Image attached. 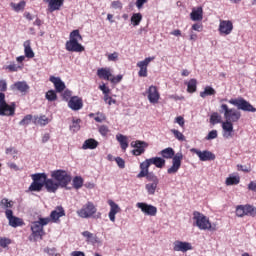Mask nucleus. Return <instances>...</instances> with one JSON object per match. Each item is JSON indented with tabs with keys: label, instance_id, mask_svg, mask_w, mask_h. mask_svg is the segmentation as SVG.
I'll list each match as a JSON object with an SVG mask.
<instances>
[{
	"label": "nucleus",
	"instance_id": "44",
	"mask_svg": "<svg viewBox=\"0 0 256 256\" xmlns=\"http://www.w3.org/2000/svg\"><path fill=\"white\" fill-rule=\"evenodd\" d=\"M31 121H33V115L28 114L19 122V125L21 127H27V125H31Z\"/></svg>",
	"mask_w": 256,
	"mask_h": 256
},
{
	"label": "nucleus",
	"instance_id": "36",
	"mask_svg": "<svg viewBox=\"0 0 256 256\" xmlns=\"http://www.w3.org/2000/svg\"><path fill=\"white\" fill-rule=\"evenodd\" d=\"M218 123H223L221 114L218 112H213L210 115V124L211 125H218Z\"/></svg>",
	"mask_w": 256,
	"mask_h": 256
},
{
	"label": "nucleus",
	"instance_id": "35",
	"mask_svg": "<svg viewBox=\"0 0 256 256\" xmlns=\"http://www.w3.org/2000/svg\"><path fill=\"white\" fill-rule=\"evenodd\" d=\"M241 178L239 176L230 175L226 178L225 184L229 187L231 185H239Z\"/></svg>",
	"mask_w": 256,
	"mask_h": 256
},
{
	"label": "nucleus",
	"instance_id": "3",
	"mask_svg": "<svg viewBox=\"0 0 256 256\" xmlns=\"http://www.w3.org/2000/svg\"><path fill=\"white\" fill-rule=\"evenodd\" d=\"M160 155L163 159H172V166L167 169L168 175H175L181 169V161H183V153L177 152L173 148L168 147L161 150Z\"/></svg>",
	"mask_w": 256,
	"mask_h": 256
},
{
	"label": "nucleus",
	"instance_id": "39",
	"mask_svg": "<svg viewBox=\"0 0 256 256\" xmlns=\"http://www.w3.org/2000/svg\"><path fill=\"white\" fill-rule=\"evenodd\" d=\"M188 93H195L197 91V80L190 79L189 82H186Z\"/></svg>",
	"mask_w": 256,
	"mask_h": 256
},
{
	"label": "nucleus",
	"instance_id": "64",
	"mask_svg": "<svg viewBox=\"0 0 256 256\" xmlns=\"http://www.w3.org/2000/svg\"><path fill=\"white\" fill-rule=\"evenodd\" d=\"M249 216L256 217V207L249 205Z\"/></svg>",
	"mask_w": 256,
	"mask_h": 256
},
{
	"label": "nucleus",
	"instance_id": "56",
	"mask_svg": "<svg viewBox=\"0 0 256 256\" xmlns=\"http://www.w3.org/2000/svg\"><path fill=\"white\" fill-rule=\"evenodd\" d=\"M115 161L120 169H125V160L121 157H116Z\"/></svg>",
	"mask_w": 256,
	"mask_h": 256
},
{
	"label": "nucleus",
	"instance_id": "32",
	"mask_svg": "<svg viewBox=\"0 0 256 256\" xmlns=\"http://www.w3.org/2000/svg\"><path fill=\"white\" fill-rule=\"evenodd\" d=\"M159 182H150L145 185V190L148 195H155Z\"/></svg>",
	"mask_w": 256,
	"mask_h": 256
},
{
	"label": "nucleus",
	"instance_id": "1",
	"mask_svg": "<svg viewBox=\"0 0 256 256\" xmlns=\"http://www.w3.org/2000/svg\"><path fill=\"white\" fill-rule=\"evenodd\" d=\"M219 111L225 119L222 122L223 137L231 139L233 137V123H237L241 119V112L235 108H229L227 104H221Z\"/></svg>",
	"mask_w": 256,
	"mask_h": 256
},
{
	"label": "nucleus",
	"instance_id": "25",
	"mask_svg": "<svg viewBox=\"0 0 256 256\" xmlns=\"http://www.w3.org/2000/svg\"><path fill=\"white\" fill-rule=\"evenodd\" d=\"M97 75H98L99 79L111 81V77H113V71L109 67L99 68L97 70Z\"/></svg>",
	"mask_w": 256,
	"mask_h": 256
},
{
	"label": "nucleus",
	"instance_id": "27",
	"mask_svg": "<svg viewBox=\"0 0 256 256\" xmlns=\"http://www.w3.org/2000/svg\"><path fill=\"white\" fill-rule=\"evenodd\" d=\"M190 19L191 21H203V7L193 8L190 13Z\"/></svg>",
	"mask_w": 256,
	"mask_h": 256
},
{
	"label": "nucleus",
	"instance_id": "26",
	"mask_svg": "<svg viewBox=\"0 0 256 256\" xmlns=\"http://www.w3.org/2000/svg\"><path fill=\"white\" fill-rule=\"evenodd\" d=\"M49 81L53 83L57 93H62V91H65V82L61 81L59 77L51 76Z\"/></svg>",
	"mask_w": 256,
	"mask_h": 256
},
{
	"label": "nucleus",
	"instance_id": "16",
	"mask_svg": "<svg viewBox=\"0 0 256 256\" xmlns=\"http://www.w3.org/2000/svg\"><path fill=\"white\" fill-rule=\"evenodd\" d=\"M131 147H134V150L132 151L133 155L138 157L145 153V149L149 147V144L145 141L136 140L131 142Z\"/></svg>",
	"mask_w": 256,
	"mask_h": 256
},
{
	"label": "nucleus",
	"instance_id": "24",
	"mask_svg": "<svg viewBox=\"0 0 256 256\" xmlns=\"http://www.w3.org/2000/svg\"><path fill=\"white\" fill-rule=\"evenodd\" d=\"M61 217H65V209H63L62 206H58L55 208V210H53L50 213V217H48V218L53 223H57V221H59V219H61Z\"/></svg>",
	"mask_w": 256,
	"mask_h": 256
},
{
	"label": "nucleus",
	"instance_id": "54",
	"mask_svg": "<svg viewBox=\"0 0 256 256\" xmlns=\"http://www.w3.org/2000/svg\"><path fill=\"white\" fill-rule=\"evenodd\" d=\"M110 81L114 83V85H117V83H121V81H123V75L119 74L117 76H111Z\"/></svg>",
	"mask_w": 256,
	"mask_h": 256
},
{
	"label": "nucleus",
	"instance_id": "11",
	"mask_svg": "<svg viewBox=\"0 0 256 256\" xmlns=\"http://www.w3.org/2000/svg\"><path fill=\"white\" fill-rule=\"evenodd\" d=\"M140 169L141 171L137 175L138 179L146 177L147 181H150L151 183H159L157 175L153 172H149V167H146L145 164H140Z\"/></svg>",
	"mask_w": 256,
	"mask_h": 256
},
{
	"label": "nucleus",
	"instance_id": "29",
	"mask_svg": "<svg viewBox=\"0 0 256 256\" xmlns=\"http://www.w3.org/2000/svg\"><path fill=\"white\" fill-rule=\"evenodd\" d=\"M12 89H16L20 93H27L29 91V85L25 81H18L12 85Z\"/></svg>",
	"mask_w": 256,
	"mask_h": 256
},
{
	"label": "nucleus",
	"instance_id": "59",
	"mask_svg": "<svg viewBox=\"0 0 256 256\" xmlns=\"http://www.w3.org/2000/svg\"><path fill=\"white\" fill-rule=\"evenodd\" d=\"M71 95H72L71 90H65L62 94V97L64 101H69V99H71Z\"/></svg>",
	"mask_w": 256,
	"mask_h": 256
},
{
	"label": "nucleus",
	"instance_id": "13",
	"mask_svg": "<svg viewBox=\"0 0 256 256\" xmlns=\"http://www.w3.org/2000/svg\"><path fill=\"white\" fill-rule=\"evenodd\" d=\"M137 209H140L142 213L148 215L149 217H155L157 215V207L147 204L145 202L136 203Z\"/></svg>",
	"mask_w": 256,
	"mask_h": 256
},
{
	"label": "nucleus",
	"instance_id": "53",
	"mask_svg": "<svg viewBox=\"0 0 256 256\" xmlns=\"http://www.w3.org/2000/svg\"><path fill=\"white\" fill-rule=\"evenodd\" d=\"M105 119H107L105 114L100 113V112L96 114V117H94V120L96 121V123H103V121H105Z\"/></svg>",
	"mask_w": 256,
	"mask_h": 256
},
{
	"label": "nucleus",
	"instance_id": "30",
	"mask_svg": "<svg viewBox=\"0 0 256 256\" xmlns=\"http://www.w3.org/2000/svg\"><path fill=\"white\" fill-rule=\"evenodd\" d=\"M23 45L25 57L28 59H33V57H35V52H33V49L31 48V41L26 40Z\"/></svg>",
	"mask_w": 256,
	"mask_h": 256
},
{
	"label": "nucleus",
	"instance_id": "14",
	"mask_svg": "<svg viewBox=\"0 0 256 256\" xmlns=\"http://www.w3.org/2000/svg\"><path fill=\"white\" fill-rule=\"evenodd\" d=\"M190 151L191 153H195V155L199 157L200 161H215L216 159L215 154L209 150L201 151L199 149L192 148Z\"/></svg>",
	"mask_w": 256,
	"mask_h": 256
},
{
	"label": "nucleus",
	"instance_id": "9",
	"mask_svg": "<svg viewBox=\"0 0 256 256\" xmlns=\"http://www.w3.org/2000/svg\"><path fill=\"white\" fill-rule=\"evenodd\" d=\"M194 221H196V226L201 231H215V228L211 225V222L209 221V218H207L205 215L201 214L200 212L195 211L193 213Z\"/></svg>",
	"mask_w": 256,
	"mask_h": 256
},
{
	"label": "nucleus",
	"instance_id": "49",
	"mask_svg": "<svg viewBox=\"0 0 256 256\" xmlns=\"http://www.w3.org/2000/svg\"><path fill=\"white\" fill-rule=\"evenodd\" d=\"M19 151L17 149H15V147H10L6 149V155H11V157H13V159H15V157H17Z\"/></svg>",
	"mask_w": 256,
	"mask_h": 256
},
{
	"label": "nucleus",
	"instance_id": "57",
	"mask_svg": "<svg viewBox=\"0 0 256 256\" xmlns=\"http://www.w3.org/2000/svg\"><path fill=\"white\" fill-rule=\"evenodd\" d=\"M111 7H112V9H123V3H121V1H119V0L113 1L111 3Z\"/></svg>",
	"mask_w": 256,
	"mask_h": 256
},
{
	"label": "nucleus",
	"instance_id": "20",
	"mask_svg": "<svg viewBox=\"0 0 256 256\" xmlns=\"http://www.w3.org/2000/svg\"><path fill=\"white\" fill-rule=\"evenodd\" d=\"M145 165V167H151V165H155L158 169H163L165 167V159L161 157H152L150 159H146L141 163Z\"/></svg>",
	"mask_w": 256,
	"mask_h": 256
},
{
	"label": "nucleus",
	"instance_id": "51",
	"mask_svg": "<svg viewBox=\"0 0 256 256\" xmlns=\"http://www.w3.org/2000/svg\"><path fill=\"white\" fill-rule=\"evenodd\" d=\"M99 133L100 135H102V137H107L109 133V127H107L106 125H101L99 127Z\"/></svg>",
	"mask_w": 256,
	"mask_h": 256
},
{
	"label": "nucleus",
	"instance_id": "12",
	"mask_svg": "<svg viewBox=\"0 0 256 256\" xmlns=\"http://www.w3.org/2000/svg\"><path fill=\"white\" fill-rule=\"evenodd\" d=\"M5 217L8 220V225L14 229H17V227H23L25 225L23 219L13 215V210L5 211Z\"/></svg>",
	"mask_w": 256,
	"mask_h": 256
},
{
	"label": "nucleus",
	"instance_id": "43",
	"mask_svg": "<svg viewBox=\"0 0 256 256\" xmlns=\"http://www.w3.org/2000/svg\"><path fill=\"white\" fill-rule=\"evenodd\" d=\"M81 119H73L72 120V125H70V131H72L73 133H77V131H79L81 129Z\"/></svg>",
	"mask_w": 256,
	"mask_h": 256
},
{
	"label": "nucleus",
	"instance_id": "38",
	"mask_svg": "<svg viewBox=\"0 0 256 256\" xmlns=\"http://www.w3.org/2000/svg\"><path fill=\"white\" fill-rule=\"evenodd\" d=\"M215 93H217V91H215V89H213V87L206 86L204 88V91L200 92V97H202V99H205V97H209L211 95H215Z\"/></svg>",
	"mask_w": 256,
	"mask_h": 256
},
{
	"label": "nucleus",
	"instance_id": "41",
	"mask_svg": "<svg viewBox=\"0 0 256 256\" xmlns=\"http://www.w3.org/2000/svg\"><path fill=\"white\" fill-rule=\"evenodd\" d=\"M142 20H143V15H141V13H134L130 21L133 27H137V25H139Z\"/></svg>",
	"mask_w": 256,
	"mask_h": 256
},
{
	"label": "nucleus",
	"instance_id": "34",
	"mask_svg": "<svg viewBox=\"0 0 256 256\" xmlns=\"http://www.w3.org/2000/svg\"><path fill=\"white\" fill-rule=\"evenodd\" d=\"M34 125H40V127H45V125H49V118H47V116L45 115L40 117H35Z\"/></svg>",
	"mask_w": 256,
	"mask_h": 256
},
{
	"label": "nucleus",
	"instance_id": "40",
	"mask_svg": "<svg viewBox=\"0 0 256 256\" xmlns=\"http://www.w3.org/2000/svg\"><path fill=\"white\" fill-rule=\"evenodd\" d=\"M10 7H12L13 11L19 13V11L25 9V1H20L19 3L11 2Z\"/></svg>",
	"mask_w": 256,
	"mask_h": 256
},
{
	"label": "nucleus",
	"instance_id": "18",
	"mask_svg": "<svg viewBox=\"0 0 256 256\" xmlns=\"http://www.w3.org/2000/svg\"><path fill=\"white\" fill-rule=\"evenodd\" d=\"M218 31L220 35H231L233 32V22L230 20H220Z\"/></svg>",
	"mask_w": 256,
	"mask_h": 256
},
{
	"label": "nucleus",
	"instance_id": "37",
	"mask_svg": "<svg viewBox=\"0 0 256 256\" xmlns=\"http://www.w3.org/2000/svg\"><path fill=\"white\" fill-rule=\"evenodd\" d=\"M0 207L2 209H4L5 211H11L12 207H13V201L7 199V198H3L0 201Z\"/></svg>",
	"mask_w": 256,
	"mask_h": 256
},
{
	"label": "nucleus",
	"instance_id": "48",
	"mask_svg": "<svg viewBox=\"0 0 256 256\" xmlns=\"http://www.w3.org/2000/svg\"><path fill=\"white\" fill-rule=\"evenodd\" d=\"M171 133H173L174 137L178 140V141H185V135H183V133H181L179 130L176 129H172Z\"/></svg>",
	"mask_w": 256,
	"mask_h": 256
},
{
	"label": "nucleus",
	"instance_id": "6",
	"mask_svg": "<svg viewBox=\"0 0 256 256\" xmlns=\"http://www.w3.org/2000/svg\"><path fill=\"white\" fill-rule=\"evenodd\" d=\"M31 178L33 182L29 186V191H41L43 187H45L47 191V182L51 180V178H47V174L45 173H36L32 174Z\"/></svg>",
	"mask_w": 256,
	"mask_h": 256
},
{
	"label": "nucleus",
	"instance_id": "60",
	"mask_svg": "<svg viewBox=\"0 0 256 256\" xmlns=\"http://www.w3.org/2000/svg\"><path fill=\"white\" fill-rule=\"evenodd\" d=\"M192 30L193 31H198V33H201L203 31V24H193L192 25Z\"/></svg>",
	"mask_w": 256,
	"mask_h": 256
},
{
	"label": "nucleus",
	"instance_id": "47",
	"mask_svg": "<svg viewBox=\"0 0 256 256\" xmlns=\"http://www.w3.org/2000/svg\"><path fill=\"white\" fill-rule=\"evenodd\" d=\"M44 253H46L49 256H61V254L57 253V248H55V247H53V248H49V247L44 248Z\"/></svg>",
	"mask_w": 256,
	"mask_h": 256
},
{
	"label": "nucleus",
	"instance_id": "28",
	"mask_svg": "<svg viewBox=\"0 0 256 256\" xmlns=\"http://www.w3.org/2000/svg\"><path fill=\"white\" fill-rule=\"evenodd\" d=\"M82 236L85 237V239L88 243H92L93 245H95V243H101V240H99V237H97V235H95L89 231L82 232Z\"/></svg>",
	"mask_w": 256,
	"mask_h": 256
},
{
	"label": "nucleus",
	"instance_id": "61",
	"mask_svg": "<svg viewBox=\"0 0 256 256\" xmlns=\"http://www.w3.org/2000/svg\"><path fill=\"white\" fill-rule=\"evenodd\" d=\"M236 215H237V217H244L243 205L237 206Z\"/></svg>",
	"mask_w": 256,
	"mask_h": 256
},
{
	"label": "nucleus",
	"instance_id": "31",
	"mask_svg": "<svg viewBox=\"0 0 256 256\" xmlns=\"http://www.w3.org/2000/svg\"><path fill=\"white\" fill-rule=\"evenodd\" d=\"M99 146V142H97V140L90 138L87 139L83 145H82V149L87 150V149H97V147Z\"/></svg>",
	"mask_w": 256,
	"mask_h": 256
},
{
	"label": "nucleus",
	"instance_id": "8",
	"mask_svg": "<svg viewBox=\"0 0 256 256\" xmlns=\"http://www.w3.org/2000/svg\"><path fill=\"white\" fill-rule=\"evenodd\" d=\"M17 105L12 102L10 105L5 101V94L0 92V117H13Z\"/></svg>",
	"mask_w": 256,
	"mask_h": 256
},
{
	"label": "nucleus",
	"instance_id": "2",
	"mask_svg": "<svg viewBox=\"0 0 256 256\" xmlns=\"http://www.w3.org/2000/svg\"><path fill=\"white\" fill-rule=\"evenodd\" d=\"M51 177L46 184L48 193H57L59 187L67 188V185L73 180L71 174L65 170H54L51 172Z\"/></svg>",
	"mask_w": 256,
	"mask_h": 256
},
{
	"label": "nucleus",
	"instance_id": "15",
	"mask_svg": "<svg viewBox=\"0 0 256 256\" xmlns=\"http://www.w3.org/2000/svg\"><path fill=\"white\" fill-rule=\"evenodd\" d=\"M173 251L187 253V251H193V244L181 240L173 242Z\"/></svg>",
	"mask_w": 256,
	"mask_h": 256
},
{
	"label": "nucleus",
	"instance_id": "17",
	"mask_svg": "<svg viewBox=\"0 0 256 256\" xmlns=\"http://www.w3.org/2000/svg\"><path fill=\"white\" fill-rule=\"evenodd\" d=\"M149 103L152 105H157L159 103V99H161V94H159V90H157V86L151 85L146 91Z\"/></svg>",
	"mask_w": 256,
	"mask_h": 256
},
{
	"label": "nucleus",
	"instance_id": "19",
	"mask_svg": "<svg viewBox=\"0 0 256 256\" xmlns=\"http://www.w3.org/2000/svg\"><path fill=\"white\" fill-rule=\"evenodd\" d=\"M107 203L110 207L108 213L109 220L111 223H115L117 213H121V207H119V204L115 203L113 200H108Z\"/></svg>",
	"mask_w": 256,
	"mask_h": 256
},
{
	"label": "nucleus",
	"instance_id": "10",
	"mask_svg": "<svg viewBox=\"0 0 256 256\" xmlns=\"http://www.w3.org/2000/svg\"><path fill=\"white\" fill-rule=\"evenodd\" d=\"M97 213V208L93 202H87L85 205L82 206L80 210L77 211L78 217L81 219H89L93 217Z\"/></svg>",
	"mask_w": 256,
	"mask_h": 256
},
{
	"label": "nucleus",
	"instance_id": "21",
	"mask_svg": "<svg viewBox=\"0 0 256 256\" xmlns=\"http://www.w3.org/2000/svg\"><path fill=\"white\" fill-rule=\"evenodd\" d=\"M155 57H147L143 61L137 63V67H139L138 75L139 77H147V67L151 61H154Z\"/></svg>",
	"mask_w": 256,
	"mask_h": 256
},
{
	"label": "nucleus",
	"instance_id": "22",
	"mask_svg": "<svg viewBox=\"0 0 256 256\" xmlns=\"http://www.w3.org/2000/svg\"><path fill=\"white\" fill-rule=\"evenodd\" d=\"M45 3H48V12L55 13V11H61L65 0H43Z\"/></svg>",
	"mask_w": 256,
	"mask_h": 256
},
{
	"label": "nucleus",
	"instance_id": "42",
	"mask_svg": "<svg viewBox=\"0 0 256 256\" xmlns=\"http://www.w3.org/2000/svg\"><path fill=\"white\" fill-rule=\"evenodd\" d=\"M74 189H81L83 187V177L75 176L72 180Z\"/></svg>",
	"mask_w": 256,
	"mask_h": 256
},
{
	"label": "nucleus",
	"instance_id": "5",
	"mask_svg": "<svg viewBox=\"0 0 256 256\" xmlns=\"http://www.w3.org/2000/svg\"><path fill=\"white\" fill-rule=\"evenodd\" d=\"M79 41H83V36H81L79 30H73L70 33V40L66 42V51L73 53H82V51H85V47Z\"/></svg>",
	"mask_w": 256,
	"mask_h": 256
},
{
	"label": "nucleus",
	"instance_id": "62",
	"mask_svg": "<svg viewBox=\"0 0 256 256\" xmlns=\"http://www.w3.org/2000/svg\"><path fill=\"white\" fill-rule=\"evenodd\" d=\"M0 91L1 92L7 91V81L0 80Z\"/></svg>",
	"mask_w": 256,
	"mask_h": 256
},
{
	"label": "nucleus",
	"instance_id": "23",
	"mask_svg": "<svg viewBox=\"0 0 256 256\" xmlns=\"http://www.w3.org/2000/svg\"><path fill=\"white\" fill-rule=\"evenodd\" d=\"M68 107L72 109V111H79L83 109V99L79 98V96H73L68 101Z\"/></svg>",
	"mask_w": 256,
	"mask_h": 256
},
{
	"label": "nucleus",
	"instance_id": "33",
	"mask_svg": "<svg viewBox=\"0 0 256 256\" xmlns=\"http://www.w3.org/2000/svg\"><path fill=\"white\" fill-rule=\"evenodd\" d=\"M116 139L118 143H120V147L123 151H127V147H129V143H127V137L123 134L116 135Z\"/></svg>",
	"mask_w": 256,
	"mask_h": 256
},
{
	"label": "nucleus",
	"instance_id": "50",
	"mask_svg": "<svg viewBox=\"0 0 256 256\" xmlns=\"http://www.w3.org/2000/svg\"><path fill=\"white\" fill-rule=\"evenodd\" d=\"M11 245V239L9 238H0V247H3V249L9 247Z\"/></svg>",
	"mask_w": 256,
	"mask_h": 256
},
{
	"label": "nucleus",
	"instance_id": "58",
	"mask_svg": "<svg viewBox=\"0 0 256 256\" xmlns=\"http://www.w3.org/2000/svg\"><path fill=\"white\" fill-rule=\"evenodd\" d=\"M118 59H119V53L118 52L108 54V61H117Z\"/></svg>",
	"mask_w": 256,
	"mask_h": 256
},
{
	"label": "nucleus",
	"instance_id": "55",
	"mask_svg": "<svg viewBox=\"0 0 256 256\" xmlns=\"http://www.w3.org/2000/svg\"><path fill=\"white\" fill-rule=\"evenodd\" d=\"M6 69H8V71L15 72V71H19V69H21V66L13 63V64L6 66Z\"/></svg>",
	"mask_w": 256,
	"mask_h": 256
},
{
	"label": "nucleus",
	"instance_id": "52",
	"mask_svg": "<svg viewBox=\"0 0 256 256\" xmlns=\"http://www.w3.org/2000/svg\"><path fill=\"white\" fill-rule=\"evenodd\" d=\"M217 136H218L217 130H211L206 136V141L217 139Z\"/></svg>",
	"mask_w": 256,
	"mask_h": 256
},
{
	"label": "nucleus",
	"instance_id": "45",
	"mask_svg": "<svg viewBox=\"0 0 256 256\" xmlns=\"http://www.w3.org/2000/svg\"><path fill=\"white\" fill-rule=\"evenodd\" d=\"M100 91L104 94V101L107 103V99H109V93H111V89L107 87L105 84L99 86Z\"/></svg>",
	"mask_w": 256,
	"mask_h": 256
},
{
	"label": "nucleus",
	"instance_id": "63",
	"mask_svg": "<svg viewBox=\"0 0 256 256\" xmlns=\"http://www.w3.org/2000/svg\"><path fill=\"white\" fill-rule=\"evenodd\" d=\"M248 190L249 191H254V193H256V181H251L248 184Z\"/></svg>",
	"mask_w": 256,
	"mask_h": 256
},
{
	"label": "nucleus",
	"instance_id": "46",
	"mask_svg": "<svg viewBox=\"0 0 256 256\" xmlns=\"http://www.w3.org/2000/svg\"><path fill=\"white\" fill-rule=\"evenodd\" d=\"M46 99L47 101H57V93H55V90H49L48 92H46Z\"/></svg>",
	"mask_w": 256,
	"mask_h": 256
},
{
	"label": "nucleus",
	"instance_id": "4",
	"mask_svg": "<svg viewBox=\"0 0 256 256\" xmlns=\"http://www.w3.org/2000/svg\"><path fill=\"white\" fill-rule=\"evenodd\" d=\"M49 223H51V218L40 217L37 221H34L30 224V229L32 231L30 237L33 238V241H41V239H43V236L45 235V230L43 229V227H45V225H49Z\"/></svg>",
	"mask_w": 256,
	"mask_h": 256
},
{
	"label": "nucleus",
	"instance_id": "7",
	"mask_svg": "<svg viewBox=\"0 0 256 256\" xmlns=\"http://www.w3.org/2000/svg\"><path fill=\"white\" fill-rule=\"evenodd\" d=\"M228 103L230 105H234L236 107L237 111H245L247 113H256V108L251 105V103L247 100H245L243 97H238V98H232L228 100Z\"/></svg>",
	"mask_w": 256,
	"mask_h": 256
}]
</instances>
